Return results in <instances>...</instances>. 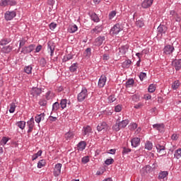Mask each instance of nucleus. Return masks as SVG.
<instances>
[{
	"label": "nucleus",
	"mask_w": 181,
	"mask_h": 181,
	"mask_svg": "<svg viewBox=\"0 0 181 181\" xmlns=\"http://www.w3.org/2000/svg\"><path fill=\"white\" fill-rule=\"evenodd\" d=\"M156 169V163H153L152 166L147 165L141 170V176H145L151 172H153Z\"/></svg>",
	"instance_id": "nucleus-1"
},
{
	"label": "nucleus",
	"mask_w": 181,
	"mask_h": 181,
	"mask_svg": "<svg viewBox=\"0 0 181 181\" xmlns=\"http://www.w3.org/2000/svg\"><path fill=\"white\" fill-rule=\"evenodd\" d=\"M124 30V28L122 25L119 23L115 24L110 30V33L112 35H118L119 32H122Z\"/></svg>",
	"instance_id": "nucleus-2"
},
{
	"label": "nucleus",
	"mask_w": 181,
	"mask_h": 181,
	"mask_svg": "<svg viewBox=\"0 0 181 181\" xmlns=\"http://www.w3.org/2000/svg\"><path fill=\"white\" fill-rule=\"evenodd\" d=\"M87 97H88V93L87 89L83 88V89H82L81 93H79L78 94V97H77L78 101L79 103H83V101L85 100L86 98H87Z\"/></svg>",
	"instance_id": "nucleus-3"
},
{
	"label": "nucleus",
	"mask_w": 181,
	"mask_h": 181,
	"mask_svg": "<svg viewBox=\"0 0 181 181\" xmlns=\"http://www.w3.org/2000/svg\"><path fill=\"white\" fill-rule=\"evenodd\" d=\"M17 2L15 0H1L0 1V6H2L3 8H5V6H8V5L10 6H15Z\"/></svg>",
	"instance_id": "nucleus-4"
},
{
	"label": "nucleus",
	"mask_w": 181,
	"mask_h": 181,
	"mask_svg": "<svg viewBox=\"0 0 181 181\" xmlns=\"http://www.w3.org/2000/svg\"><path fill=\"white\" fill-rule=\"evenodd\" d=\"M35 47H36V45L33 44L28 47H23L21 49V53H23V54H28V53H31V52L35 50Z\"/></svg>",
	"instance_id": "nucleus-5"
},
{
	"label": "nucleus",
	"mask_w": 181,
	"mask_h": 181,
	"mask_svg": "<svg viewBox=\"0 0 181 181\" xmlns=\"http://www.w3.org/2000/svg\"><path fill=\"white\" fill-rule=\"evenodd\" d=\"M158 36H163V35H166V32H168V27L163 25H160L157 28Z\"/></svg>",
	"instance_id": "nucleus-6"
},
{
	"label": "nucleus",
	"mask_w": 181,
	"mask_h": 181,
	"mask_svg": "<svg viewBox=\"0 0 181 181\" xmlns=\"http://www.w3.org/2000/svg\"><path fill=\"white\" fill-rule=\"evenodd\" d=\"M16 16V11H6L4 14V18L6 21H12L13 18Z\"/></svg>",
	"instance_id": "nucleus-7"
},
{
	"label": "nucleus",
	"mask_w": 181,
	"mask_h": 181,
	"mask_svg": "<svg viewBox=\"0 0 181 181\" xmlns=\"http://www.w3.org/2000/svg\"><path fill=\"white\" fill-rule=\"evenodd\" d=\"M97 129L98 132H100V131H107L108 130V124L105 122H100L98 127Z\"/></svg>",
	"instance_id": "nucleus-8"
},
{
	"label": "nucleus",
	"mask_w": 181,
	"mask_h": 181,
	"mask_svg": "<svg viewBox=\"0 0 181 181\" xmlns=\"http://www.w3.org/2000/svg\"><path fill=\"white\" fill-rule=\"evenodd\" d=\"M27 125L28 127V134H30L33 131V127H35V119L31 117L30 120L28 121Z\"/></svg>",
	"instance_id": "nucleus-9"
},
{
	"label": "nucleus",
	"mask_w": 181,
	"mask_h": 181,
	"mask_svg": "<svg viewBox=\"0 0 181 181\" xmlns=\"http://www.w3.org/2000/svg\"><path fill=\"white\" fill-rule=\"evenodd\" d=\"M172 66L175 67L176 71H179L181 69V59H175L172 62Z\"/></svg>",
	"instance_id": "nucleus-10"
},
{
	"label": "nucleus",
	"mask_w": 181,
	"mask_h": 181,
	"mask_svg": "<svg viewBox=\"0 0 181 181\" xmlns=\"http://www.w3.org/2000/svg\"><path fill=\"white\" fill-rule=\"evenodd\" d=\"M62 163H57L54 169V175L57 177L62 173Z\"/></svg>",
	"instance_id": "nucleus-11"
},
{
	"label": "nucleus",
	"mask_w": 181,
	"mask_h": 181,
	"mask_svg": "<svg viewBox=\"0 0 181 181\" xmlns=\"http://www.w3.org/2000/svg\"><path fill=\"white\" fill-rule=\"evenodd\" d=\"M156 148L157 149V152L160 153V156H163V155H166V152L165 151V149L166 148H165L164 146H162L160 144H157L156 146Z\"/></svg>",
	"instance_id": "nucleus-12"
},
{
	"label": "nucleus",
	"mask_w": 181,
	"mask_h": 181,
	"mask_svg": "<svg viewBox=\"0 0 181 181\" xmlns=\"http://www.w3.org/2000/svg\"><path fill=\"white\" fill-rule=\"evenodd\" d=\"M105 83H107V77L104 75H102L98 81V87L100 88H103L104 86H105Z\"/></svg>",
	"instance_id": "nucleus-13"
},
{
	"label": "nucleus",
	"mask_w": 181,
	"mask_h": 181,
	"mask_svg": "<svg viewBox=\"0 0 181 181\" xmlns=\"http://www.w3.org/2000/svg\"><path fill=\"white\" fill-rule=\"evenodd\" d=\"M173 50H175V47L170 45L165 46L163 49V52L165 54H171V53H173Z\"/></svg>",
	"instance_id": "nucleus-14"
},
{
	"label": "nucleus",
	"mask_w": 181,
	"mask_h": 181,
	"mask_svg": "<svg viewBox=\"0 0 181 181\" xmlns=\"http://www.w3.org/2000/svg\"><path fill=\"white\" fill-rule=\"evenodd\" d=\"M30 94L33 97H37V95H40V94H42V89L39 88H33L31 90Z\"/></svg>",
	"instance_id": "nucleus-15"
},
{
	"label": "nucleus",
	"mask_w": 181,
	"mask_h": 181,
	"mask_svg": "<svg viewBox=\"0 0 181 181\" xmlns=\"http://www.w3.org/2000/svg\"><path fill=\"white\" fill-rule=\"evenodd\" d=\"M153 128L156 129L158 132H165V124H153Z\"/></svg>",
	"instance_id": "nucleus-16"
},
{
	"label": "nucleus",
	"mask_w": 181,
	"mask_h": 181,
	"mask_svg": "<svg viewBox=\"0 0 181 181\" xmlns=\"http://www.w3.org/2000/svg\"><path fill=\"white\" fill-rule=\"evenodd\" d=\"M152 4H153V0H144L141 4V6L144 9H146V8L151 6Z\"/></svg>",
	"instance_id": "nucleus-17"
},
{
	"label": "nucleus",
	"mask_w": 181,
	"mask_h": 181,
	"mask_svg": "<svg viewBox=\"0 0 181 181\" xmlns=\"http://www.w3.org/2000/svg\"><path fill=\"white\" fill-rule=\"evenodd\" d=\"M131 144L133 148H136L141 144V139L138 137L134 138L132 139Z\"/></svg>",
	"instance_id": "nucleus-18"
},
{
	"label": "nucleus",
	"mask_w": 181,
	"mask_h": 181,
	"mask_svg": "<svg viewBox=\"0 0 181 181\" xmlns=\"http://www.w3.org/2000/svg\"><path fill=\"white\" fill-rule=\"evenodd\" d=\"M47 45H48L47 50L48 52H50V56L52 57L54 53V49H55L54 44L53 42H49Z\"/></svg>",
	"instance_id": "nucleus-19"
},
{
	"label": "nucleus",
	"mask_w": 181,
	"mask_h": 181,
	"mask_svg": "<svg viewBox=\"0 0 181 181\" xmlns=\"http://www.w3.org/2000/svg\"><path fill=\"white\" fill-rule=\"evenodd\" d=\"M103 32V25H98L95 27V28L92 29L90 30V33L94 34V33H100Z\"/></svg>",
	"instance_id": "nucleus-20"
},
{
	"label": "nucleus",
	"mask_w": 181,
	"mask_h": 181,
	"mask_svg": "<svg viewBox=\"0 0 181 181\" xmlns=\"http://www.w3.org/2000/svg\"><path fill=\"white\" fill-rule=\"evenodd\" d=\"M64 138L65 139H66V141H70L73 139V138H74V132L69 130L68 132L65 134Z\"/></svg>",
	"instance_id": "nucleus-21"
},
{
	"label": "nucleus",
	"mask_w": 181,
	"mask_h": 181,
	"mask_svg": "<svg viewBox=\"0 0 181 181\" xmlns=\"http://www.w3.org/2000/svg\"><path fill=\"white\" fill-rule=\"evenodd\" d=\"M104 40H105V37H98L95 39V43L97 46H101L103 43L104 42Z\"/></svg>",
	"instance_id": "nucleus-22"
},
{
	"label": "nucleus",
	"mask_w": 181,
	"mask_h": 181,
	"mask_svg": "<svg viewBox=\"0 0 181 181\" xmlns=\"http://www.w3.org/2000/svg\"><path fill=\"white\" fill-rule=\"evenodd\" d=\"M45 113H41L35 117V122L39 124L40 121L45 119Z\"/></svg>",
	"instance_id": "nucleus-23"
},
{
	"label": "nucleus",
	"mask_w": 181,
	"mask_h": 181,
	"mask_svg": "<svg viewBox=\"0 0 181 181\" xmlns=\"http://www.w3.org/2000/svg\"><path fill=\"white\" fill-rule=\"evenodd\" d=\"M87 146V144L86 141H82L78 144V148L79 151H84L86 149V146Z\"/></svg>",
	"instance_id": "nucleus-24"
},
{
	"label": "nucleus",
	"mask_w": 181,
	"mask_h": 181,
	"mask_svg": "<svg viewBox=\"0 0 181 181\" xmlns=\"http://www.w3.org/2000/svg\"><path fill=\"white\" fill-rule=\"evenodd\" d=\"M119 125L120 126V128H125L128 124H129V121L128 119H124L122 121L118 120Z\"/></svg>",
	"instance_id": "nucleus-25"
},
{
	"label": "nucleus",
	"mask_w": 181,
	"mask_h": 181,
	"mask_svg": "<svg viewBox=\"0 0 181 181\" xmlns=\"http://www.w3.org/2000/svg\"><path fill=\"white\" fill-rule=\"evenodd\" d=\"M1 51L3 53H11V52H12V46L8 45L3 47Z\"/></svg>",
	"instance_id": "nucleus-26"
},
{
	"label": "nucleus",
	"mask_w": 181,
	"mask_h": 181,
	"mask_svg": "<svg viewBox=\"0 0 181 181\" xmlns=\"http://www.w3.org/2000/svg\"><path fill=\"white\" fill-rule=\"evenodd\" d=\"M77 69H78V64L74 63L69 67V71L71 73H75L77 71Z\"/></svg>",
	"instance_id": "nucleus-27"
},
{
	"label": "nucleus",
	"mask_w": 181,
	"mask_h": 181,
	"mask_svg": "<svg viewBox=\"0 0 181 181\" xmlns=\"http://www.w3.org/2000/svg\"><path fill=\"white\" fill-rule=\"evenodd\" d=\"M131 63H132L131 59H127V60L124 61L122 63V68L123 69H129V66H131Z\"/></svg>",
	"instance_id": "nucleus-28"
},
{
	"label": "nucleus",
	"mask_w": 181,
	"mask_h": 181,
	"mask_svg": "<svg viewBox=\"0 0 181 181\" xmlns=\"http://www.w3.org/2000/svg\"><path fill=\"white\" fill-rule=\"evenodd\" d=\"M168 175H169V173H168V171H162V172L159 173L158 179L160 180H162V179H165V177H166V176H168Z\"/></svg>",
	"instance_id": "nucleus-29"
},
{
	"label": "nucleus",
	"mask_w": 181,
	"mask_h": 181,
	"mask_svg": "<svg viewBox=\"0 0 181 181\" xmlns=\"http://www.w3.org/2000/svg\"><path fill=\"white\" fill-rule=\"evenodd\" d=\"M90 19L93 21V22H100V18L95 13H92L90 15Z\"/></svg>",
	"instance_id": "nucleus-30"
},
{
	"label": "nucleus",
	"mask_w": 181,
	"mask_h": 181,
	"mask_svg": "<svg viewBox=\"0 0 181 181\" xmlns=\"http://www.w3.org/2000/svg\"><path fill=\"white\" fill-rule=\"evenodd\" d=\"M113 131H115V132H118L121 129V126H119V124L118 123V120H117L115 124L112 126Z\"/></svg>",
	"instance_id": "nucleus-31"
},
{
	"label": "nucleus",
	"mask_w": 181,
	"mask_h": 181,
	"mask_svg": "<svg viewBox=\"0 0 181 181\" xmlns=\"http://www.w3.org/2000/svg\"><path fill=\"white\" fill-rule=\"evenodd\" d=\"M10 42H11V39L4 38L0 41V45H1V46H5V45H8V43H10Z\"/></svg>",
	"instance_id": "nucleus-32"
},
{
	"label": "nucleus",
	"mask_w": 181,
	"mask_h": 181,
	"mask_svg": "<svg viewBox=\"0 0 181 181\" xmlns=\"http://www.w3.org/2000/svg\"><path fill=\"white\" fill-rule=\"evenodd\" d=\"M16 108V103H11L10 104V109H9V112L11 114H13V112H15V109Z\"/></svg>",
	"instance_id": "nucleus-33"
},
{
	"label": "nucleus",
	"mask_w": 181,
	"mask_h": 181,
	"mask_svg": "<svg viewBox=\"0 0 181 181\" xmlns=\"http://www.w3.org/2000/svg\"><path fill=\"white\" fill-rule=\"evenodd\" d=\"M60 107L62 110H64L67 107V99H62L60 102Z\"/></svg>",
	"instance_id": "nucleus-34"
},
{
	"label": "nucleus",
	"mask_w": 181,
	"mask_h": 181,
	"mask_svg": "<svg viewBox=\"0 0 181 181\" xmlns=\"http://www.w3.org/2000/svg\"><path fill=\"white\" fill-rule=\"evenodd\" d=\"M134 83H135L134 79L127 80V82H126V87L127 88H129L130 87H132V86H134Z\"/></svg>",
	"instance_id": "nucleus-35"
},
{
	"label": "nucleus",
	"mask_w": 181,
	"mask_h": 181,
	"mask_svg": "<svg viewBox=\"0 0 181 181\" xmlns=\"http://www.w3.org/2000/svg\"><path fill=\"white\" fill-rule=\"evenodd\" d=\"M59 108H60V104L59 103V102H55L52 105V111L56 112V111H57V110H59Z\"/></svg>",
	"instance_id": "nucleus-36"
},
{
	"label": "nucleus",
	"mask_w": 181,
	"mask_h": 181,
	"mask_svg": "<svg viewBox=\"0 0 181 181\" xmlns=\"http://www.w3.org/2000/svg\"><path fill=\"white\" fill-rule=\"evenodd\" d=\"M145 23H144V19L141 18L139 20H137L136 21V25L138 26L139 28H142Z\"/></svg>",
	"instance_id": "nucleus-37"
},
{
	"label": "nucleus",
	"mask_w": 181,
	"mask_h": 181,
	"mask_svg": "<svg viewBox=\"0 0 181 181\" xmlns=\"http://www.w3.org/2000/svg\"><path fill=\"white\" fill-rule=\"evenodd\" d=\"M42 153H43V151L42 150L38 151V152L37 153H35L33 156V160H36V159L38 158L39 156H42Z\"/></svg>",
	"instance_id": "nucleus-38"
},
{
	"label": "nucleus",
	"mask_w": 181,
	"mask_h": 181,
	"mask_svg": "<svg viewBox=\"0 0 181 181\" xmlns=\"http://www.w3.org/2000/svg\"><path fill=\"white\" fill-rule=\"evenodd\" d=\"M153 145L151 141H147L145 144V149H148V151H152Z\"/></svg>",
	"instance_id": "nucleus-39"
},
{
	"label": "nucleus",
	"mask_w": 181,
	"mask_h": 181,
	"mask_svg": "<svg viewBox=\"0 0 181 181\" xmlns=\"http://www.w3.org/2000/svg\"><path fill=\"white\" fill-rule=\"evenodd\" d=\"M180 86V83H179V81H175L173 84H172V89L173 90H177L179 88V86Z\"/></svg>",
	"instance_id": "nucleus-40"
},
{
	"label": "nucleus",
	"mask_w": 181,
	"mask_h": 181,
	"mask_svg": "<svg viewBox=\"0 0 181 181\" xmlns=\"http://www.w3.org/2000/svg\"><path fill=\"white\" fill-rule=\"evenodd\" d=\"M32 66L29 65L24 68L25 73L27 74H32Z\"/></svg>",
	"instance_id": "nucleus-41"
},
{
	"label": "nucleus",
	"mask_w": 181,
	"mask_h": 181,
	"mask_svg": "<svg viewBox=\"0 0 181 181\" xmlns=\"http://www.w3.org/2000/svg\"><path fill=\"white\" fill-rule=\"evenodd\" d=\"M71 59H73V54H69L66 56H64L62 60L66 63V62H69V60H71Z\"/></svg>",
	"instance_id": "nucleus-42"
},
{
	"label": "nucleus",
	"mask_w": 181,
	"mask_h": 181,
	"mask_svg": "<svg viewBox=\"0 0 181 181\" xmlns=\"http://www.w3.org/2000/svg\"><path fill=\"white\" fill-rule=\"evenodd\" d=\"M43 166H46V161L45 160H41L37 163V168L42 169Z\"/></svg>",
	"instance_id": "nucleus-43"
},
{
	"label": "nucleus",
	"mask_w": 181,
	"mask_h": 181,
	"mask_svg": "<svg viewBox=\"0 0 181 181\" xmlns=\"http://www.w3.org/2000/svg\"><path fill=\"white\" fill-rule=\"evenodd\" d=\"M25 125H26V122H25V121H20L17 122V126L19 127L21 129H24Z\"/></svg>",
	"instance_id": "nucleus-44"
},
{
	"label": "nucleus",
	"mask_w": 181,
	"mask_h": 181,
	"mask_svg": "<svg viewBox=\"0 0 181 181\" xmlns=\"http://www.w3.org/2000/svg\"><path fill=\"white\" fill-rule=\"evenodd\" d=\"M175 158L177 159H179V158L181 157V148H178L175 151V154H174Z\"/></svg>",
	"instance_id": "nucleus-45"
},
{
	"label": "nucleus",
	"mask_w": 181,
	"mask_h": 181,
	"mask_svg": "<svg viewBox=\"0 0 181 181\" xmlns=\"http://www.w3.org/2000/svg\"><path fill=\"white\" fill-rule=\"evenodd\" d=\"M83 129H84L83 135H88L90 132H91V127L90 126L84 127Z\"/></svg>",
	"instance_id": "nucleus-46"
},
{
	"label": "nucleus",
	"mask_w": 181,
	"mask_h": 181,
	"mask_svg": "<svg viewBox=\"0 0 181 181\" xmlns=\"http://www.w3.org/2000/svg\"><path fill=\"white\" fill-rule=\"evenodd\" d=\"M84 54L86 57H90L91 56V48L88 47L85 50Z\"/></svg>",
	"instance_id": "nucleus-47"
},
{
	"label": "nucleus",
	"mask_w": 181,
	"mask_h": 181,
	"mask_svg": "<svg viewBox=\"0 0 181 181\" xmlns=\"http://www.w3.org/2000/svg\"><path fill=\"white\" fill-rule=\"evenodd\" d=\"M46 64H47V62H46V59L41 58L40 59V65L41 66V67H45Z\"/></svg>",
	"instance_id": "nucleus-48"
},
{
	"label": "nucleus",
	"mask_w": 181,
	"mask_h": 181,
	"mask_svg": "<svg viewBox=\"0 0 181 181\" xmlns=\"http://www.w3.org/2000/svg\"><path fill=\"white\" fill-rule=\"evenodd\" d=\"M155 90H156V87L155 86V85L151 84L148 86V93H154Z\"/></svg>",
	"instance_id": "nucleus-49"
},
{
	"label": "nucleus",
	"mask_w": 181,
	"mask_h": 181,
	"mask_svg": "<svg viewBox=\"0 0 181 181\" xmlns=\"http://www.w3.org/2000/svg\"><path fill=\"white\" fill-rule=\"evenodd\" d=\"M39 105L41 107H46V105H47V101H46V100L45 99H40L39 101Z\"/></svg>",
	"instance_id": "nucleus-50"
},
{
	"label": "nucleus",
	"mask_w": 181,
	"mask_h": 181,
	"mask_svg": "<svg viewBox=\"0 0 181 181\" xmlns=\"http://www.w3.org/2000/svg\"><path fill=\"white\" fill-rule=\"evenodd\" d=\"M78 29V28L77 27V25H74L70 28V33H74L75 32H77Z\"/></svg>",
	"instance_id": "nucleus-51"
},
{
	"label": "nucleus",
	"mask_w": 181,
	"mask_h": 181,
	"mask_svg": "<svg viewBox=\"0 0 181 181\" xmlns=\"http://www.w3.org/2000/svg\"><path fill=\"white\" fill-rule=\"evenodd\" d=\"M105 165H107V166H110V165H112V163H114V160L112 158H107L106 159V160L105 161Z\"/></svg>",
	"instance_id": "nucleus-52"
},
{
	"label": "nucleus",
	"mask_w": 181,
	"mask_h": 181,
	"mask_svg": "<svg viewBox=\"0 0 181 181\" xmlns=\"http://www.w3.org/2000/svg\"><path fill=\"white\" fill-rule=\"evenodd\" d=\"M115 100H117V98H115V95H112L108 97V103L110 104H111V103H114Z\"/></svg>",
	"instance_id": "nucleus-53"
},
{
	"label": "nucleus",
	"mask_w": 181,
	"mask_h": 181,
	"mask_svg": "<svg viewBox=\"0 0 181 181\" xmlns=\"http://www.w3.org/2000/svg\"><path fill=\"white\" fill-rule=\"evenodd\" d=\"M131 148H128L127 147H123V150H122V154L123 155H127L128 153H129V152H131Z\"/></svg>",
	"instance_id": "nucleus-54"
},
{
	"label": "nucleus",
	"mask_w": 181,
	"mask_h": 181,
	"mask_svg": "<svg viewBox=\"0 0 181 181\" xmlns=\"http://www.w3.org/2000/svg\"><path fill=\"white\" fill-rule=\"evenodd\" d=\"M28 40H26L25 38H22L21 40H20V45H19V47H22V46H25V44L26 43Z\"/></svg>",
	"instance_id": "nucleus-55"
},
{
	"label": "nucleus",
	"mask_w": 181,
	"mask_h": 181,
	"mask_svg": "<svg viewBox=\"0 0 181 181\" xmlns=\"http://www.w3.org/2000/svg\"><path fill=\"white\" fill-rule=\"evenodd\" d=\"M81 162L82 163H84V164L88 163V162H90V158H88V156H85L82 158Z\"/></svg>",
	"instance_id": "nucleus-56"
},
{
	"label": "nucleus",
	"mask_w": 181,
	"mask_h": 181,
	"mask_svg": "<svg viewBox=\"0 0 181 181\" xmlns=\"http://www.w3.org/2000/svg\"><path fill=\"white\" fill-rule=\"evenodd\" d=\"M146 77V73L145 72H141L139 74V78L141 81H144V78Z\"/></svg>",
	"instance_id": "nucleus-57"
},
{
	"label": "nucleus",
	"mask_w": 181,
	"mask_h": 181,
	"mask_svg": "<svg viewBox=\"0 0 181 181\" xmlns=\"http://www.w3.org/2000/svg\"><path fill=\"white\" fill-rule=\"evenodd\" d=\"M115 15H117V11H112L109 13V19H112Z\"/></svg>",
	"instance_id": "nucleus-58"
},
{
	"label": "nucleus",
	"mask_w": 181,
	"mask_h": 181,
	"mask_svg": "<svg viewBox=\"0 0 181 181\" xmlns=\"http://www.w3.org/2000/svg\"><path fill=\"white\" fill-rule=\"evenodd\" d=\"M49 29L51 30H54V29H56V28L57 27V24L54 23H51L49 25Z\"/></svg>",
	"instance_id": "nucleus-59"
},
{
	"label": "nucleus",
	"mask_w": 181,
	"mask_h": 181,
	"mask_svg": "<svg viewBox=\"0 0 181 181\" xmlns=\"http://www.w3.org/2000/svg\"><path fill=\"white\" fill-rule=\"evenodd\" d=\"M122 110V107L120 105H117L115 107V110L116 112H121Z\"/></svg>",
	"instance_id": "nucleus-60"
},
{
	"label": "nucleus",
	"mask_w": 181,
	"mask_h": 181,
	"mask_svg": "<svg viewBox=\"0 0 181 181\" xmlns=\"http://www.w3.org/2000/svg\"><path fill=\"white\" fill-rule=\"evenodd\" d=\"M49 119L51 121V122H56V121H57V117L50 115L49 117Z\"/></svg>",
	"instance_id": "nucleus-61"
},
{
	"label": "nucleus",
	"mask_w": 181,
	"mask_h": 181,
	"mask_svg": "<svg viewBox=\"0 0 181 181\" xmlns=\"http://www.w3.org/2000/svg\"><path fill=\"white\" fill-rule=\"evenodd\" d=\"M41 50H42V45H40L36 47L35 53H39V52H40Z\"/></svg>",
	"instance_id": "nucleus-62"
},
{
	"label": "nucleus",
	"mask_w": 181,
	"mask_h": 181,
	"mask_svg": "<svg viewBox=\"0 0 181 181\" xmlns=\"http://www.w3.org/2000/svg\"><path fill=\"white\" fill-rule=\"evenodd\" d=\"M8 141H9V139H8V137H3L1 139V142L4 144L6 145V143L8 142Z\"/></svg>",
	"instance_id": "nucleus-63"
},
{
	"label": "nucleus",
	"mask_w": 181,
	"mask_h": 181,
	"mask_svg": "<svg viewBox=\"0 0 181 181\" xmlns=\"http://www.w3.org/2000/svg\"><path fill=\"white\" fill-rule=\"evenodd\" d=\"M178 138H179V136H177V134H173L171 136V139H173V141H177Z\"/></svg>",
	"instance_id": "nucleus-64"
}]
</instances>
